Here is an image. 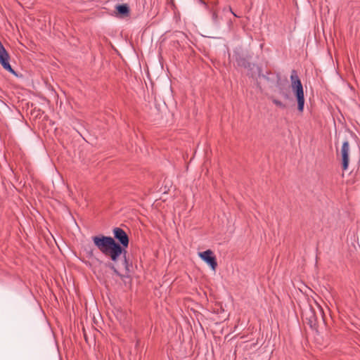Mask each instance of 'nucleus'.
Returning a JSON list of instances; mask_svg holds the SVG:
<instances>
[{"instance_id": "obj_1", "label": "nucleus", "mask_w": 360, "mask_h": 360, "mask_svg": "<svg viewBox=\"0 0 360 360\" xmlns=\"http://www.w3.org/2000/svg\"><path fill=\"white\" fill-rule=\"evenodd\" d=\"M92 240L95 246L105 256L109 257L111 260L116 262L124 252L123 265L126 272L129 271V264L125 256L126 252L123 250L122 246L115 242L114 238L110 236H96L92 237Z\"/></svg>"}, {"instance_id": "obj_2", "label": "nucleus", "mask_w": 360, "mask_h": 360, "mask_svg": "<svg viewBox=\"0 0 360 360\" xmlns=\"http://www.w3.org/2000/svg\"><path fill=\"white\" fill-rule=\"evenodd\" d=\"M291 88L295 94L297 101V109L302 112L304 110V90L302 82L299 79L295 71H292L291 76Z\"/></svg>"}, {"instance_id": "obj_3", "label": "nucleus", "mask_w": 360, "mask_h": 360, "mask_svg": "<svg viewBox=\"0 0 360 360\" xmlns=\"http://www.w3.org/2000/svg\"><path fill=\"white\" fill-rule=\"evenodd\" d=\"M198 256L205 262L214 271H216L217 262L212 250H207L204 252H198Z\"/></svg>"}, {"instance_id": "obj_4", "label": "nucleus", "mask_w": 360, "mask_h": 360, "mask_svg": "<svg viewBox=\"0 0 360 360\" xmlns=\"http://www.w3.org/2000/svg\"><path fill=\"white\" fill-rule=\"evenodd\" d=\"M113 234L115 239L120 243V245L124 248H127L129 245V237L126 232L121 228H115L113 229Z\"/></svg>"}, {"instance_id": "obj_5", "label": "nucleus", "mask_w": 360, "mask_h": 360, "mask_svg": "<svg viewBox=\"0 0 360 360\" xmlns=\"http://www.w3.org/2000/svg\"><path fill=\"white\" fill-rule=\"evenodd\" d=\"M349 144L347 141L343 142L340 153L342 157V169L347 170L349 165Z\"/></svg>"}, {"instance_id": "obj_6", "label": "nucleus", "mask_w": 360, "mask_h": 360, "mask_svg": "<svg viewBox=\"0 0 360 360\" xmlns=\"http://www.w3.org/2000/svg\"><path fill=\"white\" fill-rule=\"evenodd\" d=\"M116 14L121 18L127 17L129 15V8L127 4L117 5L115 7Z\"/></svg>"}, {"instance_id": "obj_7", "label": "nucleus", "mask_w": 360, "mask_h": 360, "mask_svg": "<svg viewBox=\"0 0 360 360\" xmlns=\"http://www.w3.org/2000/svg\"><path fill=\"white\" fill-rule=\"evenodd\" d=\"M272 101L276 106L285 108V105L281 101L277 99H273Z\"/></svg>"}, {"instance_id": "obj_8", "label": "nucleus", "mask_w": 360, "mask_h": 360, "mask_svg": "<svg viewBox=\"0 0 360 360\" xmlns=\"http://www.w3.org/2000/svg\"><path fill=\"white\" fill-rule=\"evenodd\" d=\"M109 267L113 270V271L115 272V274H116L118 276H121L120 274L119 273V271L117 270V269L115 267V266L113 264H110L109 265Z\"/></svg>"}, {"instance_id": "obj_9", "label": "nucleus", "mask_w": 360, "mask_h": 360, "mask_svg": "<svg viewBox=\"0 0 360 360\" xmlns=\"http://www.w3.org/2000/svg\"><path fill=\"white\" fill-rule=\"evenodd\" d=\"M212 18H213V19H214V20H216V19H217V15H216V13H213V15H212Z\"/></svg>"}, {"instance_id": "obj_10", "label": "nucleus", "mask_w": 360, "mask_h": 360, "mask_svg": "<svg viewBox=\"0 0 360 360\" xmlns=\"http://www.w3.org/2000/svg\"><path fill=\"white\" fill-rule=\"evenodd\" d=\"M230 11L233 14L234 16L236 17H238L236 14H235L232 11H231V8H230Z\"/></svg>"}]
</instances>
